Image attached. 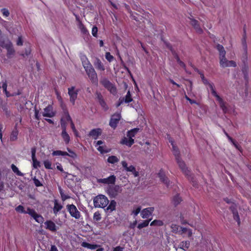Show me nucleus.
<instances>
[{
    "instance_id": "59",
    "label": "nucleus",
    "mask_w": 251,
    "mask_h": 251,
    "mask_svg": "<svg viewBox=\"0 0 251 251\" xmlns=\"http://www.w3.org/2000/svg\"><path fill=\"white\" fill-rule=\"evenodd\" d=\"M176 59L177 63L179 64V65L181 67H182L183 68L185 67V64L180 60L179 57L177 55H176Z\"/></svg>"
},
{
    "instance_id": "21",
    "label": "nucleus",
    "mask_w": 251,
    "mask_h": 251,
    "mask_svg": "<svg viewBox=\"0 0 251 251\" xmlns=\"http://www.w3.org/2000/svg\"><path fill=\"white\" fill-rule=\"evenodd\" d=\"M46 226V228L52 232H55L57 230L56 226L54 222L51 220H47L44 223Z\"/></svg>"
},
{
    "instance_id": "49",
    "label": "nucleus",
    "mask_w": 251,
    "mask_h": 251,
    "mask_svg": "<svg viewBox=\"0 0 251 251\" xmlns=\"http://www.w3.org/2000/svg\"><path fill=\"white\" fill-rule=\"evenodd\" d=\"M141 207L140 206L135 207L132 211V214L134 216H136L141 212Z\"/></svg>"
},
{
    "instance_id": "24",
    "label": "nucleus",
    "mask_w": 251,
    "mask_h": 251,
    "mask_svg": "<svg viewBox=\"0 0 251 251\" xmlns=\"http://www.w3.org/2000/svg\"><path fill=\"white\" fill-rule=\"evenodd\" d=\"M101 130L100 128H96L91 130L89 133V135L94 139H96L100 135Z\"/></svg>"
},
{
    "instance_id": "36",
    "label": "nucleus",
    "mask_w": 251,
    "mask_h": 251,
    "mask_svg": "<svg viewBox=\"0 0 251 251\" xmlns=\"http://www.w3.org/2000/svg\"><path fill=\"white\" fill-rule=\"evenodd\" d=\"M170 142L171 143L172 147H173V151L174 155L176 156V157L179 158V152L177 150V148L175 146L174 144V142L172 140H170Z\"/></svg>"
},
{
    "instance_id": "5",
    "label": "nucleus",
    "mask_w": 251,
    "mask_h": 251,
    "mask_svg": "<svg viewBox=\"0 0 251 251\" xmlns=\"http://www.w3.org/2000/svg\"><path fill=\"white\" fill-rule=\"evenodd\" d=\"M100 83L113 95L117 93V89L115 86L109 81L106 78L103 77L100 81Z\"/></svg>"
},
{
    "instance_id": "28",
    "label": "nucleus",
    "mask_w": 251,
    "mask_h": 251,
    "mask_svg": "<svg viewBox=\"0 0 251 251\" xmlns=\"http://www.w3.org/2000/svg\"><path fill=\"white\" fill-rule=\"evenodd\" d=\"M17 124H16L14 129L12 130L11 133L10 139L12 141H16L17 139L18 135V130L17 129Z\"/></svg>"
},
{
    "instance_id": "12",
    "label": "nucleus",
    "mask_w": 251,
    "mask_h": 251,
    "mask_svg": "<svg viewBox=\"0 0 251 251\" xmlns=\"http://www.w3.org/2000/svg\"><path fill=\"white\" fill-rule=\"evenodd\" d=\"M122 188L119 185L109 186L107 187V193L112 197H115L118 193L122 192Z\"/></svg>"
},
{
    "instance_id": "6",
    "label": "nucleus",
    "mask_w": 251,
    "mask_h": 251,
    "mask_svg": "<svg viewBox=\"0 0 251 251\" xmlns=\"http://www.w3.org/2000/svg\"><path fill=\"white\" fill-rule=\"evenodd\" d=\"M66 209L72 217L77 220L80 219L81 217L80 212L75 205L73 204H67L66 205Z\"/></svg>"
},
{
    "instance_id": "27",
    "label": "nucleus",
    "mask_w": 251,
    "mask_h": 251,
    "mask_svg": "<svg viewBox=\"0 0 251 251\" xmlns=\"http://www.w3.org/2000/svg\"><path fill=\"white\" fill-rule=\"evenodd\" d=\"M191 24L195 28L196 31L199 33H201L202 31V29L200 27L198 22L196 20L190 19Z\"/></svg>"
},
{
    "instance_id": "37",
    "label": "nucleus",
    "mask_w": 251,
    "mask_h": 251,
    "mask_svg": "<svg viewBox=\"0 0 251 251\" xmlns=\"http://www.w3.org/2000/svg\"><path fill=\"white\" fill-rule=\"evenodd\" d=\"M127 172H131L135 177H137L139 176V173L136 171L135 167L133 165L129 166Z\"/></svg>"
},
{
    "instance_id": "47",
    "label": "nucleus",
    "mask_w": 251,
    "mask_h": 251,
    "mask_svg": "<svg viewBox=\"0 0 251 251\" xmlns=\"http://www.w3.org/2000/svg\"><path fill=\"white\" fill-rule=\"evenodd\" d=\"M180 227L179 226L174 224H172L171 226L172 232L176 233H179Z\"/></svg>"
},
{
    "instance_id": "42",
    "label": "nucleus",
    "mask_w": 251,
    "mask_h": 251,
    "mask_svg": "<svg viewBox=\"0 0 251 251\" xmlns=\"http://www.w3.org/2000/svg\"><path fill=\"white\" fill-rule=\"evenodd\" d=\"M231 210L232 211L234 219L237 222L238 225H239L240 224V219L238 212L235 210L234 208L231 209Z\"/></svg>"
},
{
    "instance_id": "56",
    "label": "nucleus",
    "mask_w": 251,
    "mask_h": 251,
    "mask_svg": "<svg viewBox=\"0 0 251 251\" xmlns=\"http://www.w3.org/2000/svg\"><path fill=\"white\" fill-rule=\"evenodd\" d=\"M33 181L34 184L36 187H40L42 186V184L41 183L39 179H37L35 177L33 178Z\"/></svg>"
},
{
    "instance_id": "58",
    "label": "nucleus",
    "mask_w": 251,
    "mask_h": 251,
    "mask_svg": "<svg viewBox=\"0 0 251 251\" xmlns=\"http://www.w3.org/2000/svg\"><path fill=\"white\" fill-rule=\"evenodd\" d=\"M8 41H8L7 43H5L4 39H0V46L3 48H5V47L8 45Z\"/></svg>"
},
{
    "instance_id": "15",
    "label": "nucleus",
    "mask_w": 251,
    "mask_h": 251,
    "mask_svg": "<svg viewBox=\"0 0 251 251\" xmlns=\"http://www.w3.org/2000/svg\"><path fill=\"white\" fill-rule=\"evenodd\" d=\"M55 112L53 111V107L51 105H49L44 109L42 115L44 117L52 118L55 116Z\"/></svg>"
},
{
    "instance_id": "32",
    "label": "nucleus",
    "mask_w": 251,
    "mask_h": 251,
    "mask_svg": "<svg viewBox=\"0 0 251 251\" xmlns=\"http://www.w3.org/2000/svg\"><path fill=\"white\" fill-rule=\"evenodd\" d=\"M216 49L219 53V58L226 55V52L224 47L222 45L218 44L216 46Z\"/></svg>"
},
{
    "instance_id": "9",
    "label": "nucleus",
    "mask_w": 251,
    "mask_h": 251,
    "mask_svg": "<svg viewBox=\"0 0 251 251\" xmlns=\"http://www.w3.org/2000/svg\"><path fill=\"white\" fill-rule=\"evenodd\" d=\"M28 214H29L35 221L40 224H42L44 222V218L43 217L38 214L34 209L28 207Z\"/></svg>"
},
{
    "instance_id": "60",
    "label": "nucleus",
    "mask_w": 251,
    "mask_h": 251,
    "mask_svg": "<svg viewBox=\"0 0 251 251\" xmlns=\"http://www.w3.org/2000/svg\"><path fill=\"white\" fill-rule=\"evenodd\" d=\"M93 218L96 221H99L101 219L100 214L99 212H95L94 214Z\"/></svg>"
},
{
    "instance_id": "7",
    "label": "nucleus",
    "mask_w": 251,
    "mask_h": 251,
    "mask_svg": "<svg viewBox=\"0 0 251 251\" xmlns=\"http://www.w3.org/2000/svg\"><path fill=\"white\" fill-rule=\"evenodd\" d=\"M64 122L66 124H70L71 128L72 129L73 132H74V134L76 136H78V133L77 130L75 128V125L67 111H65L64 110V125L65 124Z\"/></svg>"
},
{
    "instance_id": "51",
    "label": "nucleus",
    "mask_w": 251,
    "mask_h": 251,
    "mask_svg": "<svg viewBox=\"0 0 251 251\" xmlns=\"http://www.w3.org/2000/svg\"><path fill=\"white\" fill-rule=\"evenodd\" d=\"M45 167L47 169H51V163L49 160H45L44 162Z\"/></svg>"
},
{
    "instance_id": "43",
    "label": "nucleus",
    "mask_w": 251,
    "mask_h": 251,
    "mask_svg": "<svg viewBox=\"0 0 251 251\" xmlns=\"http://www.w3.org/2000/svg\"><path fill=\"white\" fill-rule=\"evenodd\" d=\"M151 220V219H150L149 220H145L143 222L139 224L137 226L138 228L140 229L142 228L148 226Z\"/></svg>"
},
{
    "instance_id": "31",
    "label": "nucleus",
    "mask_w": 251,
    "mask_h": 251,
    "mask_svg": "<svg viewBox=\"0 0 251 251\" xmlns=\"http://www.w3.org/2000/svg\"><path fill=\"white\" fill-rule=\"evenodd\" d=\"M81 245L82 247H83L84 248H86L89 249L91 250H95V249H97L98 247V245L91 244L88 243L86 242H83L81 243Z\"/></svg>"
},
{
    "instance_id": "39",
    "label": "nucleus",
    "mask_w": 251,
    "mask_h": 251,
    "mask_svg": "<svg viewBox=\"0 0 251 251\" xmlns=\"http://www.w3.org/2000/svg\"><path fill=\"white\" fill-rule=\"evenodd\" d=\"M81 60L82 61V64L84 68H85V67L86 66L91 65L90 61L88 60V58L85 55L81 56Z\"/></svg>"
},
{
    "instance_id": "30",
    "label": "nucleus",
    "mask_w": 251,
    "mask_h": 251,
    "mask_svg": "<svg viewBox=\"0 0 251 251\" xmlns=\"http://www.w3.org/2000/svg\"><path fill=\"white\" fill-rule=\"evenodd\" d=\"M116 205V202L114 201H111L105 210L107 213H111L115 209Z\"/></svg>"
},
{
    "instance_id": "14",
    "label": "nucleus",
    "mask_w": 251,
    "mask_h": 251,
    "mask_svg": "<svg viewBox=\"0 0 251 251\" xmlns=\"http://www.w3.org/2000/svg\"><path fill=\"white\" fill-rule=\"evenodd\" d=\"M116 181V176L111 175L107 178L98 179L97 182L99 183H103L106 184H114Z\"/></svg>"
},
{
    "instance_id": "17",
    "label": "nucleus",
    "mask_w": 251,
    "mask_h": 251,
    "mask_svg": "<svg viewBox=\"0 0 251 251\" xmlns=\"http://www.w3.org/2000/svg\"><path fill=\"white\" fill-rule=\"evenodd\" d=\"M154 210V207H150L143 209L141 211V216L143 219H147L151 215Z\"/></svg>"
},
{
    "instance_id": "54",
    "label": "nucleus",
    "mask_w": 251,
    "mask_h": 251,
    "mask_svg": "<svg viewBox=\"0 0 251 251\" xmlns=\"http://www.w3.org/2000/svg\"><path fill=\"white\" fill-rule=\"evenodd\" d=\"M16 44L17 46H22L23 45V40L22 36H19L17 40Z\"/></svg>"
},
{
    "instance_id": "3",
    "label": "nucleus",
    "mask_w": 251,
    "mask_h": 251,
    "mask_svg": "<svg viewBox=\"0 0 251 251\" xmlns=\"http://www.w3.org/2000/svg\"><path fill=\"white\" fill-rule=\"evenodd\" d=\"M84 68L91 82L95 84H98V75L92 64L86 66Z\"/></svg>"
},
{
    "instance_id": "63",
    "label": "nucleus",
    "mask_w": 251,
    "mask_h": 251,
    "mask_svg": "<svg viewBox=\"0 0 251 251\" xmlns=\"http://www.w3.org/2000/svg\"><path fill=\"white\" fill-rule=\"evenodd\" d=\"M121 164H122L123 167L127 172V168H128V167H129V166H128L127 162L126 161H122L121 162Z\"/></svg>"
},
{
    "instance_id": "62",
    "label": "nucleus",
    "mask_w": 251,
    "mask_h": 251,
    "mask_svg": "<svg viewBox=\"0 0 251 251\" xmlns=\"http://www.w3.org/2000/svg\"><path fill=\"white\" fill-rule=\"evenodd\" d=\"M52 154L53 156L63 155V151H53Z\"/></svg>"
},
{
    "instance_id": "52",
    "label": "nucleus",
    "mask_w": 251,
    "mask_h": 251,
    "mask_svg": "<svg viewBox=\"0 0 251 251\" xmlns=\"http://www.w3.org/2000/svg\"><path fill=\"white\" fill-rule=\"evenodd\" d=\"M100 104L101 105V106L105 110L108 109V107L107 105L106 104V102H105L104 100H101L100 101H99Z\"/></svg>"
},
{
    "instance_id": "41",
    "label": "nucleus",
    "mask_w": 251,
    "mask_h": 251,
    "mask_svg": "<svg viewBox=\"0 0 251 251\" xmlns=\"http://www.w3.org/2000/svg\"><path fill=\"white\" fill-rule=\"evenodd\" d=\"M15 210L17 212H20L21 213L28 214V213L27 212H28V207L27 208L26 210H25L24 206L22 205H19L18 206H17L15 208Z\"/></svg>"
},
{
    "instance_id": "33",
    "label": "nucleus",
    "mask_w": 251,
    "mask_h": 251,
    "mask_svg": "<svg viewBox=\"0 0 251 251\" xmlns=\"http://www.w3.org/2000/svg\"><path fill=\"white\" fill-rule=\"evenodd\" d=\"M62 208V206L58 203L57 200L55 199L54 200V207L53 208L54 213L56 214Z\"/></svg>"
},
{
    "instance_id": "44",
    "label": "nucleus",
    "mask_w": 251,
    "mask_h": 251,
    "mask_svg": "<svg viewBox=\"0 0 251 251\" xmlns=\"http://www.w3.org/2000/svg\"><path fill=\"white\" fill-rule=\"evenodd\" d=\"M31 52V46L30 45L28 46V47L26 48L25 50V52L21 53L20 55L25 57V56H29Z\"/></svg>"
},
{
    "instance_id": "64",
    "label": "nucleus",
    "mask_w": 251,
    "mask_h": 251,
    "mask_svg": "<svg viewBox=\"0 0 251 251\" xmlns=\"http://www.w3.org/2000/svg\"><path fill=\"white\" fill-rule=\"evenodd\" d=\"M96 96H97V99L98 101H100L101 100H103V97L100 93L97 92Z\"/></svg>"
},
{
    "instance_id": "13",
    "label": "nucleus",
    "mask_w": 251,
    "mask_h": 251,
    "mask_svg": "<svg viewBox=\"0 0 251 251\" xmlns=\"http://www.w3.org/2000/svg\"><path fill=\"white\" fill-rule=\"evenodd\" d=\"M94 144L98 151L101 153H107L110 151V150L107 149L105 145H103L104 143L101 140L95 141L94 142Z\"/></svg>"
},
{
    "instance_id": "53",
    "label": "nucleus",
    "mask_w": 251,
    "mask_h": 251,
    "mask_svg": "<svg viewBox=\"0 0 251 251\" xmlns=\"http://www.w3.org/2000/svg\"><path fill=\"white\" fill-rule=\"evenodd\" d=\"M105 58L110 62H111L114 58L113 56L111 55L109 52H107L105 53Z\"/></svg>"
},
{
    "instance_id": "19",
    "label": "nucleus",
    "mask_w": 251,
    "mask_h": 251,
    "mask_svg": "<svg viewBox=\"0 0 251 251\" xmlns=\"http://www.w3.org/2000/svg\"><path fill=\"white\" fill-rule=\"evenodd\" d=\"M5 49L7 50L6 56L7 58H11L14 55L15 50L11 41H8V45L5 47Z\"/></svg>"
},
{
    "instance_id": "8",
    "label": "nucleus",
    "mask_w": 251,
    "mask_h": 251,
    "mask_svg": "<svg viewBox=\"0 0 251 251\" xmlns=\"http://www.w3.org/2000/svg\"><path fill=\"white\" fill-rule=\"evenodd\" d=\"M68 95L70 97V101L74 105L75 103V100H76L79 89L76 88L75 86H71L68 89Z\"/></svg>"
},
{
    "instance_id": "22",
    "label": "nucleus",
    "mask_w": 251,
    "mask_h": 251,
    "mask_svg": "<svg viewBox=\"0 0 251 251\" xmlns=\"http://www.w3.org/2000/svg\"><path fill=\"white\" fill-rule=\"evenodd\" d=\"M176 161L177 162L180 167V168L181 169L182 171L187 176L188 175L189 171L187 169V167H186L185 164L184 162L181 160L180 158H178L176 157Z\"/></svg>"
},
{
    "instance_id": "38",
    "label": "nucleus",
    "mask_w": 251,
    "mask_h": 251,
    "mask_svg": "<svg viewBox=\"0 0 251 251\" xmlns=\"http://www.w3.org/2000/svg\"><path fill=\"white\" fill-rule=\"evenodd\" d=\"M119 159L116 156L112 155L107 158V162L111 164H115L119 162Z\"/></svg>"
},
{
    "instance_id": "18",
    "label": "nucleus",
    "mask_w": 251,
    "mask_h": 251,
    "mask_svg": "<svg viewBox=\"0 0 251 251\" xmlns=\"http://www.w3.org/2000/svg\"><path fill=\"white\" fill-rule=\"evenodd\" d=\"M132 101V99L129 91H128L125 97V98H120L116 106L118 107L124 102L129 103Z\"/></svg>"
},
{
    "instance_id": "35",
    "label": "nucleus",
    "mask_w": 251,
    "mask_h": 251,
    "mask_svg": "<svg viewBox=\"0 0 251 251\" xmlns=\"http://www.w3.org/2000/svg\"><path fill=\"white\" fill-rule=\"evenodd\" d=\"M78 27L82 34L84 35L89 34V31L81 22H79Z\"/></svg>"
},
{
    "instance_id": "48",
    "label": "nucleus",
    "mask_w": 251,
    "mask_h": 251,
    "mask_svg": "<svg viewBox=\"0 0 251 251\" xmlns=\"http://www.w3.org/2000/svg\"><path fill=\"white\" fill-rule=\"evenodd\" d=\"M70 137L69 134L66 132L65 128L64 127V142L68 144L70 142Z\"/></svg>"
},
{
    "instance_id": "2",
    "label": "nucleus",
    "mask_w": 251,
    "mask_h": 251,
    "mask_svg": "<svg viewBox=\"0 0 251 251\" xmlns=\"http://www.w3.org/2000/svg\"><path fill=\"white\" fill-rule=\"evenodd\" d=\"M93 201L94 206L99 208H104L106 207L109 203V201L107 197L102 195L96 196L94 199Z\"/></svg>"
},
{
    "instance_id": "1",
    "label": "nucleus",
    "mask_w": 251,
    "mask_h": 251,
    "mask_svg": "<svg viewBox=\"0 0 251 251\" xmlns=\"http://www.w3.org/2000/svg\"><path fill=\"white\" fill-rule=\"evenodd\" d=\"M201 80L203 84L207 87V89H209L211 91L212 95L215 97L218 101L221 108L223 110L224 113H226L227 109L226 105V103L223 100V99L217 94L215 90V86L212 82H209L207 79H206L203 74H200Z\"/></svg>"
},
{
    "instance_id": "50",
    "label": "nucleus",
    "mask_w": 251,
    "mask_h": 251,
    "mask_svg": "<svg viewBox=\"0 0 251 251\" xmlns=\"http://www.w3.org/2000/svg\"><path fill=\"white\" fill-rule=\"evenodd\" d=\"M1 12L2 14V15L5 17H7L10 15V12L9 10L5 8H2L1 9Z\"/></svg>"
},
{
    "instance_id": "34",
    "label": "nucleus",
    "mask_w": 251,
    "mask_h": 251,
    "mask_svg": "<svg viewBox=\"0 0 251 251\" xmlns=\"http://www.w3.org/2000/svg\"><path fill=\"white\" fill-rule=\"evenodd\" d=\"M139 130V128H134L128 131L126 135L130 139H133V138L135 136V134L138 132Z\"/></svg>"
},
{
    "instance_id": "57",
    "label": "nucleus",
    "mask_w": 251,
    "mask_h": 251,
    "mask_svg": "<svg viewBox=\"0 0 251 251\" xmlns=\"http://www.w3.org/2000/svg\"><path fill=\"white\" fill-rule=\"evenodd\" d=\"M97 32H98V28L97 26H94L93 27L92 29V34L93 36L97 37Z\"/></svg>"
},
{
    "instance_id": "55",
    "label": "nucleus",
    "mask_w": 251,
    "mask_h": 251,
    "mask_svg": "<svg viewBox=\"0 0 251 251\" xmlns=\"http://www.w3.org/2000/svg\"><path fill=\"white\" fill-rule=\"evenodd\" d=\"M55 94L56 95L57 99H58V100L59 101H60V106L62 107H63V101H62V98H61L60 94L59 93V92H58V91L56 89L55 90Z\"/></svg>"
},
{
    "instance_id": "40",
    "label": "nucleus",
    "mask_w": 251,
    "mask_h": 251,
    "mask_svg": "<svg viewBox=\"0 0 251 251\" xmlns=\"http://www.w3.org/2000/svg\"><path fill=\"white\" fill-rule=\"evenodd\" d=\"M11 168L13 172L17 176H24V174L19 170L18 168L14 164H12Z\"/></svg>"
},
{
    "instance_id": "46",
    "label": "nucleus",
    "mask_w": 251,
    "mask_h": 251,
    "mask_svg": "<svg viewBox=\"0 0 251 251\" xmlns=\"http://www.w3.org/2000/svg\"><path fill=\"white\" fill-rule=\"evenodd\" d=\"M172 201L174 205H177L181 201V199L178 195H176L174 197Z\"/></svg>"
},
{
    "instance_id": "29",
    "label": "nucleus",
    "mask_w": 251,
    "mask_h": 251,
    "mask_svg": "<svg viewBox=\"0 0 251 251\" xmlns=\"http://www.w3.org/2000/svg\"><path fill=\"white\" fill-rule=\"evenodd\" d=\"M190 245V243L189 241H183L181 242L179 244V245L178 246V248L179 249H181L184 251H186L189 248Z\"/></svg>"
},
{
    "instance_id": "10",
    "label": "nucleus",
    "mask_w": 251,
    "mask_h": 251,
    "mask_svg": "<svg viewBox=\"0 0 251 251\" xmlns=\"http://www.w3.org/2000/svg\"><path fill=\"white\" fill-rule=\"evenodd\" d=\"M220 66L223 68H226L228 67H235L236 66V62L232 60H227L226 57V55L220 58Z\"/></svg>"
},
{
    "instance_id": "23",
    "label": "nucleus",
    "mask_w": 251,
    "mask_h": 251,
    "mask_svg": "<svg viewBox=\"0 0 251 251\" xmlns=\"http://www.w3.org/2000/svg\"><path fill=\"white\" fill-rule=\"evenodd\" d=\"M134 143L133 139H130L127 136L124 137L120 142V143L122 145H126V146L130 147Z\"/></svg>"
},
{
    "instance_id": "25",
    "label": "nucleus",
    "mask_w": 251,
    "mask_h": 251,
    "mask_svg": "<svg viewBox=\"0 0 251 251\" xmlns=\"http://www.w3.org/2000/svg\"><path fill=\"white\" fill-rule=\"evenodd\" d=\"M158 176L160 179V180L166 185L167 187L169 185L170 181L168 179L167 177H166L165 173L163 171L160 170L159 173H158Z\"/></svg>"
},
{
    "instance_id": "45",
    "label": "nucleus",
    "mask_w": 251,
    "mask_h": 251,
    "mask_svg": "<svg viewBox=\"0 0 251 251\" xmlns=\"http://www.w3.org/2000/svg\"><path fill=\"white\" fill-rule=\"evenodd\" d=\"M164 223L162 221L160 220H154L151 224V226H162Z\"/></svg>"
},
{
    "instance_id": "20",
    "label": "nucleus",
    "mask_w": 251,
    "mask_h": 251,
    "mask_svg": "<svg viewBox=\"0 0 251 251\" xmlns=\"http://www.w3.org/2000/svg\"><path fill=\"white\" fill-rule=\"evenodd\" d=\"M36 151V150L35 147L31 149V157L33 161V167L35 169L40 166V162L37 160L35 156Z\"/></svg>"
},
{
    "instance_id": "26",
    "label": "nucleus",
    "mask_w": 251,
    "mask_h": 251,
    "mask_svg": "<svg viewBox=\"0 0 251 251\" xmlns=\"http://www.w3.org/2000/svg\"><path fill=\"white\" fill-rule=\"evenodd\" d=\"M94 65L97 69L103 71L105 70V67L101 61L98 58H97L94 63Z\"/></svg>"
},
{
    "instance_id": "61",
    "label": "nucleus",
    "mask_w": 251,
    "mask_h": 251,
    "mask_svg": "<svg viewBox=\"0 0 251 251\" xmlns=\"http://www.w3.org/2000/svg\"><path fill=\"white\" fill-rule=\"evenodd\" d=\"M187 229L186 227H180V229L179 230V233L180 234L182 235L183 234L186 233L187 231Z\"/></svg>"
},
{
    "instance_id": "11",
    "label": "nucleus",
    "mask_w": 251,
    "mask_h": 251,
    "mask_svg": "<svg viewBox=\"0 0 251 251\" xmlns=\"http://www.w3.org/2000/svg\"><path fill=\"white\" fill-rule=\"evenodd\" d=\"M67 151H64V159L68 160L69 162L73 164V161L75 159L77 155L76 153L70 149L67 148Z\"/></svg>"
},
{
    "instance_id": "16",
    "label": "nucleus",
    "mask_w": 251,
    "mask_h": 251,
    "mask_svg": "<svg viewBox=\"0 0 251 251\" xmlns=\"http://www.w3.org/2000/svg\"><path fill=\"white\" fill-rule=\"evenodd\" d=\"M121 119V115L119 113L115 114L112 115L109 122V125L111 127L115 128L117 125L119 120Z\"/></svg>"
},
{
    "instance_id": "4",
    "label": "nucleus",
    "mask_w": 251,
    "mask_h": 251,
    "mask_svg": "<svg viewBox=\"0 0 251 251\" xmlns=\"http://www.w3.org/2000/svg\"><path fill=\"white\" fill-rule=\"evenodd\" d=\"M64 175H66L64 176V182L68 187H73L75 185L76 182L78 181V178L75 176L64 172Z\"/></svg>"
}]
</instances>
